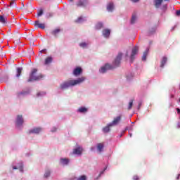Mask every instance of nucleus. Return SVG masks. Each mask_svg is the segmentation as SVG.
<instances>
[{"instance_id": "nucleus-1", "label": "nucleus", "mask_w": 180, "mask_h": 180, "mask_svg": "<svg viewBox=\"0 0 180 180\" xmlns=\"http://www.w3.org/2000/svg\"><path fill=\"white\" fill-rule=\"evenodd\" d=\"M122 56L123 53H122V52L118 53V55L112 63V65L109 63H106L104 66L101 68L100 72L101 74H105L106 71H109V70H113L114 68H116V67H119V65H120V61H122Z\"/></svg>"}, {"instance_id": "nucleus-2", "label": "nucleus", "mask_w": 180, "mask_h": 180, "mask_svg": "<svg viewBox=\"0 0 180 180\" xmlns=\"http://www.w3.org/2000/svg\"><path fill=\"white\" fill-rule=\"evenodd\" d=\"M84 81H85V77H82L75 80L64 82L63 83L60 84V89H67L68 88H70V86H75V85H79V84H82Z\"/></svg>"}, {"instance_id": "nucleus-3", "label": "nucleus", "mask_w": 180, "mask_h": 180, "mask_svg": "<svg viewBox=\"0 0 180 180\" xmlns=\"http://www.w3.org/2000/svg\"><path fill=\"white\" fill-rule=\"evenodd\" d=\"M37 72V68H34L32 70L30 74V78L28 79L27 82H32V81H40V79H43V78H44V75L41 74L36 75Z\"/></svg>"}, {"instance_id": "nucleus-4", "label": "nucleus", "mask_w": 180, "mask_h": 180, "mask_svg": "<svg viewBox=\"0 0 180 180\" xmlns=\"http://www.w3.org/2000/svg\"><path fill=\"white\" fill-rule=\"evenodd\" d=\"M120 120H122V115L114 118L113 121L109 124V126H116V124H119Z\"/></svg>"}, {"instance_id": "nucleus-5", "label": "nucleus", "mask_w": 180, "mask_h": 180, "mask_svg": "<svg viewBox=\"0 0 180 180\" xmlns=\"http://www.w3.org/2000/svg\"><path fill=\"white\" fill-rule=\"evenodd\" d=\"M138 52H139V48L137 46H135L132 49L131 54L130 56L131 61H133V60H134V56H136Z\"/></svg>"}, {"instance_id": "nucleus-6", "label": "nucleus", "mask_w": 180, "mask_h": 180, "mask_svg": "<svg viewBox=\"0 0 180 180\" xmlns=\"http://www.w3.org/2000/svg\"><path fill=\"white\" fill-rule=\"evenodd\" d=\"M34 26L39 27V29H46V25L44 23H40V21L37 20L34 22Z\"/></svg>"}, {"instance_id": "nucleus-7", "label": "nucleus", "mask_w": 180, "mask_h": 180, "mask_svg": "<svg viewBox=\"0 0 180 180\" xmlns=\"http://www.w3.org/2000/svg\"><path fill=\"white\" fill-rule=\"evenodd\" d=\"M82 73V68L79 67L76 68L73 70V75H75V77H78V75H81Z\"/></svg>"}, {"instance_id": "nucleus-8", "label": "nucleus", "mask_w": 180, "mask_h": 180, "mask_svg": "<svg viewBox=\"0 0 180 180\" xmlns=\"http://www.w3.org/2000/svg\"><path fill=\"white\" fill-rule=\"evenodd\" d=\"M41 131V128L40 127H35L33 129H31L29 133L30 134H39Z\"/></svg>"}, {"instance_id": "nucleus-9", "label": "nucleus", "mask_w": 180, "mask_h": 180, "mask_svg": "<svg viewBox=\"0 0 180 180\" xmlns=\"http://www.w3.org/2000/svg\"><path fill=\"white\" fill-rule=\"evenodd\" d=\"M82 151H84V149L79 146L73 150V154H76L77 155H81V154H82Z\"/></svg>"}, {"instance_id": "nucleus-10", "label": "nucleus", "mask_w": 180, "mask_h": 180, "mask_svg": "<svg viewBox=\"0 0 180 180\" xmlns=\"http://www.w3.org/2000/svg\"><path fill=\"white\" fill-rule=\"evenodd\" d=\"M23 124V117L22 115H18L16 120V125L17 126H22Z\"/></svg>"}, {"instance_id": "nucleus-11", "label": "nucleus", "mask_w": 180, "mask_h": 180, "mask_svg": "<svg viewBox=\"0 0 180 180\" xmlns=\"http://www.w3.org/2000/svg\"><path fill=\"white\" fill-rule=\"evenodd\" d=\"M0 23L5 25L6 23H8V18L5 17V15L3 14L2 15H0Z\"/></svg>"}, {"instance_id": "nucleus-12", "label": "nucleus", "mask_w": 180, "mask_h": 180, "mask_svg": "<svg viewBox=\"0 0 180 180\" xmlns=\"http://www.w3.org/2000/svg\"><path fill=\"white\" fill-rule=\"evenodd\" d=\"M88 4V0H79V1L77 3V6L81 7V6H85Z\"/></svg>"}, {"instance_id": "nucleus-13", "label": "nucleus", "mask_w": 180, "mask_h": 180, "mask_svg": "<svg viewBox=\"0 0 180 180\" xmlns=\"http://www.w3.org/2000/svg\"><path fill=\"white\" fill-rule=\"evenodd\" d=\"M103 35L104 36V37H109V36H110V30L108 29H105L103 30Z\"/></svg>"}, {"instance_id": "nucleus-14", "label": "nucleus", "mask_w": 180, "mask_h": 180, "mask_svg": "<svg viewBox=\"0 0 180 180\" xmlns=\"http://www.w3.org/2000/svg\"><path fill=\"white\" fill-rule=\"evenodd\" d=\"M60 32L61 30L60 28H56L51 32V34H53V36H55V37H57V34H58V33H60Z\"/></svg>"}, {"instance_id": "nucleus-15", "label": "nucleus", "mask_w": 180, "mask_h": 180, "mask_svg": "<svg viewBox=\"0 0 180 180\" xmlns=\"http://www.w3.org/2000/svg\"><path fill=\"white\" fill-rule=\"evenodd\" d=\"M114 8H115V6L113 5V3H110L107 6V10L108 11V12H112Z\"/></svg>"}, {"instance_id": "nucleus-16", "label": "nucleus", "mask_w": 180, "mask_h": 180, "mask_svg": "<svg viewBox=\"0 0 180 180\" xmlns=\"http://www.w3.org/2000/svg\"><path fill=\"white\" fill-rule=\"evenodd\" d=\"M53 61V58L51 56H49L45 59L44 64L45 65H48V64H50Z\"/></svg>"}, {"instance_id": "nucleus-17", "label": "nucleus", "mask_w": 180, "mask_h": 180, "mask_svg": "<svg viewBox=\"0 0 180 180\" xmlns=\"http://www.w3.org/2000/svg\"><path fill=\"white\" fill-rule=\"evenodd\" d=\"M110 127H112V126L108 124L106 127L103 128V133H109L110 131Z\"/></svg>"}, {"instance_id": "nucleus-18", "label": "nucleus", "mask_w": 180, "mask_h": 180, "mask_svg": "<svg viewBox=\"0 0 180 180\" xmlns=\"http://www.w3.org/2000/svg\"><path fill=\"white\" fill-rule=\"evenodd\" d=\"M162 1L164 0H155V8H160V6H161V4H162Z\"/></svg>"}, {"instance_id": "nucleus-19", "label": "nucleus", "mask_w": 180, "mask_h": 180, "mask_svg": "<svg viewBox=\"0 0 180 180\" xmlns=\"http://www.w3.org/2000/svg\"><path fill=\"white\" fill-rule=\"evenodd\" d=\"M78 112H79V113H86V112H88V108L85 107H81L78 109Z\"/></svg>"}, {"instance_id": "nucleus-20", "label": "nucleus", "mask_w": 180, "mask_h": 180, "mask_svg": "<svg viewBox=\"0 0 180 180\" xmlns=\"http://www.w3.org/2000/svg\"><path fill=\"white\" fill-rule=\"evenodd\" d=\"M167 57H163L161 61L160 67L161 68H164V65L167 64Z\"/></svg>"}, {"instance_id": "nucleus-21", "label": "nucleus", "mask_w": 180, "mask_h": 180, "mask_svg": "<svg viewBox=\"0 0 180 180\" xmlns=\"http://www.w3.org/2000/svg\"><path fill=\"white\" fill-rule=\"evenodd\" d=\"M103 147H104V145L102 143H98V145H97V149L98 150V151L100 153H101V151H103Z\"/></svg>"}, {"instance_id": "nucleus-22", "label": "nucleus", "mask_w": 180, "mask_h": 180, "mask_svg": "<svg viewBox=\"0 0 180 180\" xmlns=\"http://www.w3.org/2000/svg\"><path fill=\"white\" fill-rule=\"evenodd\" d=\"M60 162L63 165H68V162H70V160L67 158L60 159Z\"/></svg>"}, {"instance_id": "nucleus-23", "label": "nucleus", "mask_w": 180, "mask_h": 180, "mask_svg": "<svg viewBox=\"0 0 180 180\" xmlns=\"http://www.w3.org/2000/svg\"><path fill=\"white\" fill-rule=\"evenodd\" d=\"M13 169H19L20 172H23V165L21 163L20 166L18 167L16 166L13 167Z\"/></svg>"}, {"instance_id": "nucleus-24", "label": "nucleus", "mask_w": 180, "mask_h": 180, "mask_svg": "<svg viewBox=\"0 0 180 180\" xmlns=\"http://www.w3.org/2000/svg\"><path fill=\"white\" fill-rule=\"evenodd\" d=\"M20 75H22V68H17V74H16L17 78H19V77H20Z\"/></svg>"}, {"instance_id": "nucleus-25", "label": "nucleus", "mask_w": 180, "mask_h": 180, "mask_svg": "<svg viewBox=\"0 0 180 180\" xmlns=\"http://www.w3.org/2000/svg\"><path fill=\"white\" fill-rule=\"evenodd\" d=\"M102 27H103V24L102 22H98L96 25V29L97 30H99L102 29Z\"/></svg>"}, {"instance_id": "nucleus-26", "label": "nucleus", "mask_w": 180, "mask_h": 180, "mask_svg": "<svg viewBox=\"0 0 180 180\" xmlns=\"http://www.w3.org/2000/svg\"><path fill=\"white\" fill-rule=\"evenodd\" d=\"M136 20H137V16H136V15L134 14V15H132L131 19V23L133 25V23H134Z\"/></svg>"}, {"instance_id": "nucleus-27", "label": "nucleus", "mask_w": 180, "mask_h": 180, "mask_svg": "<svg viewBox=\"0 0 180 180\" xmlns=\"http://www.w3.org/2000/svg\"><path fill=\"white\" fill-rule=\"evenodd\" d=\"M133 102H134V100H131L129 103V105H128V110H131V108H133Z\"/></svg>"}, {"instance_id": "nucleus-28", "label": "nucleus", "mask_w": 180, "mask_h": 180, "mask_svg": "<svg viewBox=\"0 0 180 180\" xmlns=\"http://www.w3.org/2000/svg\"><path fill=\"white\" fill-rule=\"evenodd\" d=\"M147 54H148V52H147V51H146L143 53V56H142V60L143 61H146V60L147 59Z\"/></svg>"}, {"instance_id": "nucleus-29", "label": "nucleus", "mask_w": 180, "mask_h": 180, "mask_svg": "<svg viewBox=\"0 0 180 180\" xmlns=\"http://www.w3.org/2000/svg\"><path fill=\"white\" fill-rule=\"evenodd\" d=\"M9 6L11 8H15V6H16V3L15 2V0H13L10 2Z\"/></svg>"}, {"instance_id": "nucleus-30", "label": "nucleus", "mask_w": 180, "mask_h": 180, "mask_svg": "<svg viewBox=\"0 0 180 180\" xmlns=\"http://www.w3.org/2000/svg\"><path fill=\"white\" fill-rule=\"evenodd\" d=\"M44 13L43 9H40L37 12V16L39 18V16H41Z\"/></svg>"}, {"instance_id": "nucleus-31", "label": "nucleus", "mask_w": 180, "mask_h": 180, "mask_svg": "<svg viewBox=\"0 0 180 180\" xmlns=\"http://www.w3.org/2000/svg\"><path fill=\"white\" fill-rule=\"evenodd\" d=\"M80 47H82V49H85V47H86V46H88V44L85 42H82L79 44Z\"/></svg>"}, {"instance_id": "nucleus-32", "label": "nucleus", "mask_w": 180, "mask_h": 180, "mask_svg": "<svg viewBox=\"0 0 180 180\" xmlns=\"http://www.w3.org/2000/svg\"><path fill=\"white\" fill-rule=\"evenodd\" d=\"M50 175H51V172H50L49 170H48V171H46V172H45V174H44V177H45V178H49V176H50Z\"/></svg>"}, {"instance_id": "nucleus-33", "label": "nucleus", "mask_w": 180, "mask_h": 180, "mask_svg": "<svg viewBox=\"0 0 180 180\" xmlns=\"http://www.w3.org/2000/svg\"><path fill=\"white\" fill-rule=\"evenodd\" d=\"M77 180H86V176L83 175L77 179Z\"/></svg>"}, {"instance_id": "nucleus-34", "label": "nucleus", "mask_w": 180, "mask_h": 180, "mask_svg": "<svg viewBox=\"0 0 180 180\" xmlns=\"http://www.w3.org/2000/svg\"><path fill=\"white\" fill-rule=\"evenodd\" d=\"M43 95H46V93L44 92H39L37 94V96H42Z\"/></svg>"}, {"instance_id": "nucleus-35", "label": "nucleus", "mask_w": 180, "mask_h": 180, "mask_svg": "<svg viewBox=\"0 0 180 180\" xmlns=\"http://www.w3.org/2000/svg\"><path fill=\"white\" fill-rule=\"evenodd\" d=\"M82 17H79L77 20H76V22H77V23H81L82 22Z\"/></svg>"}, {"instance_id": "nucleus-36", "label": "nucleus", "mask_w": 180, "mask_h": 180, "mask_svg": "<svg viewBox=\"0 0 180 180\" xmlns=\"http://www.w3.org/2000/svg\"><path fill=\"white\" fill-rule=\"evenodd\" d=\"M133 179L134 180H139V179H140V178L139 177V176L135 175V176H133Z\"/></svg>"}, {"instance_id": "nucleus-37", "label": "nucleus", "mask_w": 180, "mask_h": 180, "mask_svg": "<svg viewBox=\"0 0 180 180\" xmlns=\"http://www.w3.org/2000/svg\"><path fill=\"white\" fill-rule=\"evenodd\" d=\"M176 15L177 16H180V9L179 11H176Z\"/></svg>"}, {"instance_id": "nucleus-38", "label": "nucleus", "mask_w": 180, "mask_h": 180, "mask_svg": "<svg viewBox=\"0 0 180 180\" xmlns=\"http://www.w3.org/2000/svg\"><path fill=\"white\" fill-rule=\"evenodd\" d=\"M26 94H27V92H20L18 95H26Z\"/></svg>"}, {"instance_id": "nucleus-39", "label": "nucleus", "mask_w": 180, "mask_h": 180, "mask_svg": "<svg viewBox=\"0 0 180 180\" xmlns=\"http://www.w3.org/2000/svg\"><path fill=\"white\" fill-rule=\"evenodd\" d=\"M176 110L177 111V113L180 115V109L179 108H176Z\"/></svg>"}, {"instance_id": "nucleus-40", "label": "nucleus", "mask_w": 180, "mask_h": 180, "mask_svg": "<svg viewBox=\"0 0 180 180\" xmlns=\"http://www.w3.org/2000/svg\"><path fill=\"white\" fill-rule=\"evenodd\" d=\"M44 51H46V49H43V50L40 51L39 53L41 54L42 53H44Z\"/></svg>"}, {"instance_id": "nucleus-41", "label": "nucleus", "mask_w": 180, "mask_h": 180, "mask_svg": "<svg viewBox=\"0 0 180 180\" xmlns=\"http://www.w3.org/2000/svg\"><path fill=\"white\" fill-rule=\"evenodd\" d=\"M131 2L136 3V2H139V1H140V0H131Z\"/></svg>"}, {"instance_id": "nucleus-42", "label": "nucleus", "mask_w": 180, "mask_h": 180, "mask_svg": "<svg viewBox=\"0 0 180 180\" xmlns=\"http://www.w3.org/2000/svg\"><path fill=\"white\" fill-rule=\"evenodd\" d=\"M170 98H171L172 99L174 98V94H171V95H170Z\"/></svg>"}, {"instance_id": "nucleus-43", "label": "nucleus", "mask_w": 180, "mask_h": 180, "mask_svg": "<svg viewBox=\"0 0 180 180\" xmlns=\"http://www.w3.org/2000/svg\"><path fill=\"white\" fill-rule=\"evenodd\" d=\"M140 106H141V103H139L138 109H140Z\"/></svg>"}, {"instance_id": "nucleus-44", "label": "nucleus", "mask_w": 180, "mask_h": 180, "mask_svg": "<svg viewBox=\"0 0 180 180\" xmlns=\"http://www.w3.org/2000/svg\"><path fill=\"white\" fill-rule=\"evenodd\" d=\"M126 57H129V53L128 52H127V53H126Z\"/></svg>"}, {"instance_id": "nucleus-45", "label": "nucleus", "mask_w": 180, "mask_h": 180, "mask_svg": "<svg viewBox=\"0 0 180 180\" xmlns=\"http://www.w3.org/2000/svg\"><path fill=\"white\" fill-rule=\"evenodd\" d=\"M180 174H178V176L176 177V179H179Z\"/></svg>"}, {"instance_id": "nucleus-46", "label": "nucleus", "mask_w": 180, "mask_h": 180, "mask_svg": "<svg viewBox=\"0 0 180 180\" xmlns=\"http://www.w3.org/2000/svg\"><path fill=\"white\" fill-rule=\"evenodd\" d=\"M57 130V129H54V130H52V131H56Z\"/></svg>"}, {"instance_id": "nucleus-47", "label": "nucleus", "mask_w": 180, "mask_h": 180, "mask_svg": "<svg viewBox=\"0 0 180 180\" xmlns=\"http://www.w3.org/2000/svg\"><path fill=\"white\" fill-rule=\"evenodd\" d=\"M49 16H53V14L52 13H49Z\"/></svg>"}, {"instance_id": "nucleus-48", "label": "nucleus", "mask_w": 180, "mask_h": 180, "mask_svg": "<svg viewBox=\"0 0 180 180\" xmlns=\"http://www.w3.org/2000/svg\"><path fill=\"white\" fill-rule=\"evenodd\" d=\"M127 79H129V76L127 77Z\"/></svg>"}, {"instance_id": "nucleus-49", "label": "nucleus", "mask_w": 180, "mask_h": 180, "mask_svg": "<svg viewBox=\"0 0 180 180\" xmlns=\"http://www.w3.org/2000/svg\"><path fill=\"white\" fill-rule=\"evenodd\" d=\"M72 2L74 1V0H70Z\"/></svg>"}, {"instance_id": "nucleus-50", "label": "nucleus", "mask_w": 180, "mask_h": 180, "mask_svg": "<svg viewBox=\"0 0 180 180\" xmlns=\"http://www.w3.org/2000/svg\"><path fill=\"white\" fill-rule=\"evenodd\" d=\"M130 137H131V134H130Z\"/></svg>"}, {"instance_id": "nucleus-51", "label": "nucleus", "mask_w": 180, "mask_h": 180, "mask_svg": "<svg viewBox=\"0 0 180 180\" xmlns=\"http://www.w3.org/2000/svg\"><path fill=\"white\" fill-rule=\"evenodd\" d=\"M45 1H50V0H45Z\"/></svg>"}]
</instances>
